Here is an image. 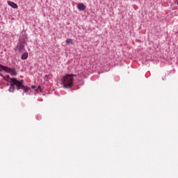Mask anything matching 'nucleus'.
<instances>
[{"label":"nucleus","instance_id":"4","mask_svg":"<svg viewBox=\"0 0 178 178\" xmlns=\"http://www.w3.org/2000/svg\"><path fill=\"white\" fill-rule=\"evenodd\" d=\"M17 49L19 51V52H23V51L24 50V45L23 44V43H18L17 45Z\"/></svg>","mask_w":178,"mask_h":178},{"label":"nucleus","instance_id":"10","mask_svg":"<svg viewBox=\"0 0 178 178\" xmlns=\"http://www.w3.org/2000/svg\"><path fill=\"white\" fill-rule=\"evenodd\" d=\"M41 87H38V89L36 90V91L38 92V90H40Z\"/></svg>","mask_w":178,"mask_h":178},{"label":"nucleus","instance_id":"9","mask_svg":"<svg viewBox=\"0 0 178 178\" xmlns=\"http://www.w3.org/2000/svg\"><path fill=\"white\" fill-rule=\"evenodd\" d=\"M36 87H37V86H31V88L34 89V88H36Z\"/></svg>","mask_w":178,"mask_h":178},{"label":"nucleus","instance_id":"2","mask_svg":"<svg viewBox=\"0 0 178 178\" xmlns=\"http://www.w3.org/2000/svg\"><path fill=\"white\" fill-rule=\"evenodd\" d=\"M74 77H76V75L68 74L61 79V84L64 88H72L73 87Z\"/></svg>","mask_w":178,"mask_h":178},{"label":"nucleus","instance_id":"8","mask_svg":"<svg viewBox=\"0 0 178 178\" xmlns=\"http://www.w3.org/2000/svg\"><path fill=\"white\" fill-rule=\"evenodd\" d=\"M72 42H73V40L72 39L66 40V44H72Z\"/></svg>","mask_w":178,"mask_h":178},{"label":"nucleus","instance_id":"5","mask_svg":"<svg viewBox=\"0 0 178 178\" xmlns=\"http://www.w3.org/2000/svg\"><path fill=\"white\" fill-rule=\"evenodd\" d=\"M77 8L79 10L83 11L86 10V6H84V4L83 3H80L77 5Z\"/></svg>","mask_w":178,"mask_h":178},{"label":"nucleus","instance_id":"6","mask_svg":"<svg viewBox=\"0 0 178 178\" xmlns=\"http://www.w3.org/2000/svg\"><path fill=\"white\" fill-rule=\"evenodd\" d=\"M8 3L9 6H11V8H13V9H17V4H16L13 1H8Z\"/></svg>","mask_w":178,"mask_h":178},{"label":"nucleus","instance_id":"7","mask_svg":"<svg viewBox=\"0 0 178 178\" xmlns=\"http://www.w3.org/2000/svg\"><path fill=\"white\" fill-rule=\"evenodd\" d=\"M27 58H29V53L27 52L24 53L22 56V59L26 60L27 59Z\"/></svg>","mask_w":178,"mask_h":178},{"label":"nucleus","instance_id":"3","mask_svg":"<svg viewBox=\"0 0 178 178\" xmlns=\"http://www.w3.org/2000/svg\"><path fill=\"white\" fill-rule=\"evenodd\" d=\"M0 72H5V73H8L10 76H17V72L13 67H8L5 65H0Z\"/></svg>","mask_w":178,"mask_h":178},{"label":"nucleus","instance_id":"1","mask_svg":"<svg viewBox=\"0 0 178 178\" xmlns=\"http://www.w3.org/2000/svg\"><path fill=\"white\" fill-rule=\"evenodd\" d=\"M0 76L3 77V79L10 83V88L8 89L9 92H15V87L17 88V90H23L25 94H30L31 92V89L30 88H27V86H24L23 80L19 81L17 80L16 78H10L9 75L3 76L2 74L0 73Z\"/></svg>","mask_w":178,"mask_h":178}]
</instances>
